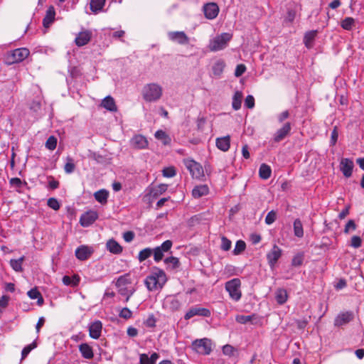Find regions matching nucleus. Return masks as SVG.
I'll return each instance as SVG.
<instances>
[{
  "mask_svg": "<svg viewBox=\"0 0 364 364\" xmlns=\"http://www.w3.org/2000/svg\"><path fill=\"white\" fill-rule=\"evenodd\" d=\"M167 281L165 272L159 268H154L145 279V285L149 291L162 289Z\"/></svg>",
  "mask_w": 364,
  "mask_h": 364,
  "instance_id": "obj_1",
  "label": "nucleus"
},
{
  "mask_svg": "<svg viewBox=\"0 0 364 364\" xmlns=\"http://www.w3.org/2000/svg\"><path fill=\"white\" fill-rule=\"evenodd\" d=\"M116 287L119 293L126 296V302L129 301L130 296L135 291V289L132 286V279L129 274L120 276L116 282Z\"/></svg>",
  "mask_w": 364,
  "mask_h": 364,
  "instance_id": "obj_2",
  "label": "nucleus"
},
{
  "mask_svg": "<svg viewBox=\"0 0 364 364\" xmlns=\"http://www.w3.org/2000/svg\"><path fill=\"white\" fill-rule=\"evenodd\" d=\"M163 90L161 86L156 83H149L143 89V97L146 102H155L162 96Z\"/></svg>",
  "mask_w": 364,
  "mask_h": 364,
  "instance_id": "obj_3",
  "label": "nucleus"
},
{
  "mask_svg": "<svg viewBox=\"0 0 364 364\" xmlns=\"http://www.w3.org/2000/svg\"><path fill=\"white\" fill-rule=\"evenodd\" d=\"M241 281L239 278L232 279L225 284V289L228 292L230 298L238 301L242 297Z\"/></svg>",
  "mask_w": 364,
  "mask_h": 364,
  "instance_id": "obj_4",
  "label": "nucleus"
},
{
  "mask_svg": "<svg viewBox=\"0 0 364 364\" xmlns=\"http://www.w3.org/2000/svg\"><path fill=\"white\" fill-rule=\"evenodd\" d=\"M232 37V36L228 33H223L215 36L209 43V50L215 52L225 48Z\"/></svg>",
  "mask_w": 364,
  "mask_h": 364,
  "instance_id": "obj_5",
  "label": "nucleus"
},
{
  "mask_svg": "<svg viewBox=\"0 0 364 364\" xmlns=\"http://www.w3.org/2000/svg\"><path fill=\"white\" fill-rule=\"evenodd\" d=\"M183 164L193 178L199 181L205 180L203 168L200 164L191 159H184Z\"/></svg>",
  "mask_w": 364,
  "mask_h": 364,
  "instance_id": "obj_6",
  "label": "nucleus"
},
{
  "mask_svg": "<svg viewBox=\"0 0 364 364\" xmlns=\"http://www.w3.org/2000/svg\"><path fill=\"white\" fill-rule=\"evenodd\" d=\"M30 54L26 48H19L8 52L6 55V61L9 65L18 63L25 60Z\"/></svg>",
  "mask_w": 364,
  "mask_h": 364,
  "instance_id": "obj_7",
  "label": "nucleus"
},
{
  "mask_svg": "<svg viewBox=\"0 0 364 364\" xmlns=\"http://www.w3.org/2000/svg\"><path fill=\"white\" fill-rule=\"evenodd\" d=\"M191 347L197 353L207 355L212 351V342L207 338L196 339L192 342Z\"/></svg>",
  "mask_w": 364,
  "mask_h": 364,
  "instance_id": "obj_8",
  "label": "nucleus"
},
{
  "mask_svg": "<svg viewBox=\"0 0 364 364\" xmlns=\"http://www.w3.org/2000/svg\"><path fill=\"white\" fill-rule=\"evenodd\" d=\"M173 245L171 240H167L164 241L160 246L153 249L154 259L156 262H159L164 257V253L170 250Z\"/></svg>",
  "mask_w": 364,
  "mask_h": 364,
  "instance_id": "obj_9",
  "label": "nucleus"
},
{
  "mask_svg": "<svg viewBox=\"0 0 364 364\" xmlns=\"http://www.w3.org/2000/svg\"><path fill=\"white\" fill-rule=\"evenodd\" d=\"M211 315V312L208 309L199 307V306H193L191 307L185 314L184 318L186 320H188L195 316H200L203 317H210Z\"/></svg>",
  "mask_w": 364,
  "mask_h": 364,
  "instance_id": "obj_10",
  "label": "nucleus"
},
{
  "mask_svg": "<svg viewBox=\"0 0 364 364\" xmlns=\"http://www.w3.org/2000/svg\"><path fill=\"white\" fill-rule=\"evenodd\" d=\"M353 318L354 315L352 311H348L341 312L334 319V326L337 327L345 326L350 323Z\"/></svg>",
  "mask_w": 364,
  "mask_h": 364,
  "instance_id": "obj_11",
  "label": "nucleus"
},
{
  "mask_svg": "<svg viewBox=\"0 0 364 364\" xmlns=\"http://www.w3.org/2000/svg\"><path fill=\"white\" fill-rule=\"evenodd\" d=\"M169 40L180 45L189 43V38L183 31H170L168 33Z\"/></svg>",
  "mask_w": 364,
  "mask_h": 364,
  "instance_id": "obj_12",
  "label": "nucleus"
},
{
  "mask_svg": "<svg viewBox=\"0 0 364 364\" xmlns=\"http://www.w3.org/2000/svg\"><path fill=\"white\" fill-rule=\"evenodd\" d=\"M282 250L276 245L273 246L272 250L267 254L268 264L271 268H274L278 259L281 257Z\"/></svg>",
  "mask_w": 364,
  "mask_h": 364,
  "instance_id": "obj_13",
  "label": "nucleus"
},
{
  "mask_svg": "<svg viewBox=\"0 0 364 364\" xmlns=\"http://www.w3.org/2000/svg\"><path fill=\"white\" fill-rule=\"evenodd\" d=\"M130 145L136 149H144L148 147L149 142L144 136L136 134L131 139Z\"/></svg>",
  "mask_w": 364,
  "mask_h": 364,
  "instance_id": "obj_14",
  "label": "nucleus"
},
{
  "mask_svg": "<svg viewBox=\"0 0 364 364\" xmlns=\"http://www.w3.org/2000/svg\"><path fill=\"white\" fill-rule=\"evenodd\" d=\"M97 218L98 214L96 211L90 210L80 216V223L82 227H88L93 224Z\"/></svg>",
  "mask_w": 364,
  "mask_h": 364,
  "instance_id": "obj_15",
  "label": "nucleus"
},
{
  "mask_svg": "<svg viewBox=\"0 0 364 364\" xmlns=\"http://www.w3.org/2000/svg\"><path fill=\"white\" fill-rule=\"evenodd\" d=\"M203 11L206 18L214 19L218 15L219 7L215 3H208L203 6Z\"/></svg>",
  "mask_w": 364,
  "mask_h": 364,
  "instance_id": "obj_16",
  "label": "nucleus"
},
{
  "mask_svg": "<svg viewBox=\"0 0 364 364\" xmlns=\"http://www.w3.org/2000/svg\"><path fill=\"white\" fill-rule=\"evenodd\" d=\"M93 252V250L91 247H89L86 245H81L77 247L75 250V256L76 257L81 261L86 260L90 257Z\"/></svg>",
  "mask_w": 364,
  "mask_h": 364,
  "instance_id": "obj_17",
  "label": "nucleus"
},
{
  "mask_svg": "<svg viewBox=\"0 0 364 364\" xmlns=\"http://www.w3.org/2000/svg\"><path fill=\"white\" fill-rule=\"evenodd\" d=\"M354 164L353 161L349 159H343L340 164V168L345 177L349 178L353 173Z\"/></svg>",
  "mask_w": 364,
  "mask_h": 364,
  "instance_id": "obj_18",
  "label": "nucleus"
},
{
  "mask_svg": "<svg viewBox=\"0 0 364 364\" xmlns=\"http://www.w3.org/2000/svg\"><path fill=\"white\" fill-rule=\"evenodd\" d=\"M291 126L289 122L285 123L283 127L278 129L274 136V140L276 142H279L283 140L290 132Z\"/></svg>",
  "mask_w": 364,
  "mask_h": 364,
  "instance_id": "obj_19",
  "label": "nucleus"
},
{
  "mask_svg": "<svg viewBox=\"0 0 364 364\" xmlns=\"http://www.w3.org/2000/svg\"><path fill=\"white\" fill-rule=\"evenodd\" d=\"M102 323L100 321H95L89 326V334L92 338L97 339L101 336Z\"/></svg>",
  "mask_w": 364,
  "mask_h": 364,
  "instance_id": "obj_20",
  "label": "nucleus"
},
{
  "mask_svg": "<svg viewBox=\"0 0 364 364\" xmlns=\"http://www.w3.org/2000/svg\"><path fill=\"white\" fill-rule=\"evenodd\" d=\"M92 37V33L89 31L80 32L75 38V42L79 47L87 44Z\"/></svg>",
  "mask_w": 364,
  "mask_h": 364,
  "instance_id": "obj_21",
  "label": "nucleus"
},
{
  "mask_svg": "<svg viewBox=\"0 0 364 364\" xmlns=\"http://www.w3.org/2000/svg\"><path fill=\"white\" fill-rule=\"evenodd\" d=\"M55 11L53 6L48 7L46 11L45 17L43 19V25L45 28H48L54 21Z\"/></svg>",
  "mask_w": 364,
  "mask_h": 364,
  "instance_id": "obj_22",
  "label": "nucleus"
},
{
  "mask_svg": "<svg viewBox=\"0 0 364 364\" xmlns=\"http://www.w3.org/2000/svg\"><path fill=\"white\" fill-rule=\"evenodd\" d=\"M209 193V188L207 185H198L192 190V196L194 198H199L207 196Z\"/></svg>",
  "mask_w": 364,
  "mask_h": 364,
  "instance_id": "obj_23",
  "label": "nucleus"
},
{
  "mask_svg": "<svg viewBox=\"0 0 364 364\" xmlns=\"http://www.w3.org/2000/svg\"><path fill=\"white\" fill-rule=\"evenodd\" d=\"M106 247L109 252L114 255H119L123 250L122 247L114 239H110L107 242Z\"/></svg>",
  "mask_w": 364,
  "mask_h": 364,
  "instance_id": "obj_24",
  "label": "nucleus"
},
{
  "mask_svg": "<svg viewBox=\"0 0 364 364\" xmlns=\"http://www.w3.org/2000/svg\"><path fill=\"white\" fill-rule=\"evenodd\" d=\"M216 146L223 151H227L230 146V137L225 136L216 139Z\"/></svg>",
  "mask_w": 364,
  "mask_h": 364,
  "instance_id": "obj_25",
  "label": "nucleus"
},
{
  "mask_svg": "<svg viewBox=\"0 0 364 364\" xmlns=\"http://www.w3.org/2000/svg\"><path fill=\"white\" fill-rule=\"evenodd\" d=\"M168 185L161 183L157 186L153 187L149 191V196L151 199H155L162 195L167 191Z\"/></svg>",
  "mask_w": 364,
  "mask_h": 364,
  "instance_id": "obj_26",
  "label": "nucleus"
},
{
  "mask_svg": "<svg viewBox=\"0 0 364 364\" xmlns=\"http://www.w3.org/2000/svg\"><path fill=\"white\" fill-rule=\"evenodd\" d=\"M164 306L170 311H173L179 309L181 307V303L178 299L173 296H168L165 299Z\"/></svg>",
  "mask_w": 364,
  "mask_h": 364,
  "instance_id": "obj_27",
  "label": "nucleus"
},
{
  "mask_svg": "<svg viewBox=\"0 0 364 364\" xmlns=\"http://www.w3.org/2000/svg\"><path fill=\"white\" fill-rule=\"evenodd\" d=\"M79 350L82 357L86 359H91L94 356L92 348L87 343L80 344L79 346Z\"/></svg>",
  "mask_w": 364,
  "mask_h": 364,
  "instance_id": "obj_28",
  "label": "nucleus"
},
{
  "mask_svg": "<svg viewBox=\"0 0 364 364\" xmlns=\"http://www.w3.org/2000/svg\"><path fill=\"white\" fill-rule=\"evenodd\" d=\"M101 105L110 112H116L117 106L114 100L111 96L106 97L102 102Z\"/></svg>",
  "mask_w": 364,
  "mask_h": 364,
  "instance_id": "obj_29",
  "label": "nucleus"
},
{
  "mask_svg": "<svg viewBox=\"0 0 364 364\" xmlns=\"http://www.w3.org/2000/svg\"><path fill=\"white\" fill-rule=\"evenodd\" d=\"M108 196L109 192L105 189H101L94 193L95 200L102 205H105L107 203Z\"/></svg>",
  "mask_w": 364,
  "mask_h": 364,
  "instance_id": "obj_30",
  "label": "nucleus"
},
{
  "mask_svg": "<svg viewBox=\"0 0 364 364\" xmlns=\"http://www.w3.org/2000/svg\"><path fill=\"white\" fill-rule=\"evenodd\" d=\"M62 280L65 285L75 287L79 284L80 278L77 274L73 275L72 277L65 275L63 277Z\"/></svg>",
  "mask_w": 364,
  "mask_h": 364,
  "instance_id": "obj_31",
  "label": "nucleus"
},
{
  "mask_svg": "<svg viewBox=\"0 0 364 364\" xmlns=\"http://www.w3.org/2000/svg\"><path fill=\"white\" fill-rule=\"evenodd\" d=\"M275 299L277 304L282 305L287 301L288 294L284 289H278L275 292Z\"/></svg>",
  "mask_w": 364,
  "mask_h": 364,
  "instance_id": "obj_32",
  "label": "nucleus"
},
{
  "mask_svg": "<svg viewBox=\"0 0 364 364\" xmlns=\"http://www.w3.org/2000/svg\"><path fill=\"white\" fill-rule=\"evenodd\" d=\"M225 67V63L223 60H217L214 65H213L212 70L213 73L216 77H220L223 73L224 68Z\"/></svg>",
  "mask_w": 364,
  "mask_h": 364,
  "instance_id": "obj_33",
  "label": "nucleus"
},
{
  "mask_svg": "<svg viewBox=\"0 0 364 364\" xmlns=\"http://www.w3.org/2000/svg\"><path fill=\"white\" fill-rule=\"evenodd\" d=\"M25 260V257L22 256L20 258L15 259H12L10 260L9 264L11 268L17 272H23V267L22 264L23 261Z\"/></svg>",
  "mask_w": 364,
  "mask_h": 364,
  "instance_id": "obj_34",
  "label": "nucleus"
},
{
  "mask_svg": "<svg viewBox=\"0 0 364 364\" xmlns=\"http://www.w3.org/2000/svg\"><path fill=\"white\" fill-rule=\"evenodd\" d=\"M105 4V0H91L90 3V9L95 13L101 11Z\"/></svg>",
  "mask_w": 364,
  "mask_h": 364,
  "instance_id": "obj_35",
  "label": "nucleus"
},
{
  "mask_svg": "<svg viewBox=\"0 0 364 364\" xmlns=\"http://www.w3.org/2000/svg\"><path fill=\"white\" fill-rule=\"evenodd\" d=\"M272 170L269 166L262 164L259 170V177L262 179H268L271 176Z\"/></svg>",
  "mask_w": 364,
  "mask_h": 364,
  "instance_id": "obj_36",
  "label": "nucleus"
},
{
  "mask_svg": "<svg viewBox=\"0 0 364 364\" xmlns=\"http://www.w3.org/2000/svg\"><path fill=\"white\" fill-rule=\"evenodd\" d=\"M355 25V20L352 17H346L341 21V26L346 31H351Z\"/></svg>",
  "mask_w": 364,
  "mask_h": 364,
  "instance_id": "obj_37",
  "label": "nucleus"
},
{
  "mask_svg": "<svg viewBox=\"0 0 364 364\" xmlns=\"http://www.w3.org/2000/svg\"><path fill=\"white\" fill-rule=\"evenodd\" d=\"M242 99V93L240 91H236L232 97V106L235 110H238L241 107Z\"/></svg>",
  "mask_w": 364,
  "mask_h": 364,
  "instance_id": "obj_38",
  "label": "nucleus"
},
{
  "mask_svg": "<svg viewBox=\"0 0 364 364\" xmlns=\"http://www.w3.org/2000/svg\"><path fill=\"white\" fill-rule=\"evenodd\" d=\"M27 294L31 299H37V303L39 306H41L43 304V298L40 291L36 288L29 290Z\"/></svg>",
  "mask_w": 364,
  "mask_h": 364,
  "instance_id": "obj_39",
  "label": "nucleus"
},
{
  "mask_svg": "<svg viewBox=\"0 0 364 364\" xmlns=\"http://www.w3.org/2000/svg\"><path fill=\"white\" fill-rule=\"evenodd\" d=\"M154 136L158 140L162 141L164 145L169 144L171 142V138L163 130H158L155 132Z\"/></svg>",
  "mask_w": 364,
  "mask_h": 364,
  "instance_id": "obj_40",
  "label": "nucleus"
},
{
  "mask_svg": "<svg viewBox=\"0 0 364 364\" xmlns=\"http://www.w3.org/2000/svg\"><path fill=\"white\" fill-rule=\"evenodd\" d=\"M316 31H311L307 32L304 38V43L305 46L310 48L312 47L313 41L316 37Z\"/></svg>",
  "mask_w": 364,
  "mask_h": 364,
  "instance_id": "obj_41",
  "label": "nucleus"
},
{
  "mask_svg": "<svg viewBox=\"0 0 364 364\" xmlns=\"http://www.w3.org/2000/svg\"><path fill=\"white\" fill-rule=\"evenodd\" d=\"M294 232L295 236L302 237L304 236V230L301 221L296 219L294 222Z\"/></svg>",
  "mask_w": 364,
  "mask_h": 364,
  "instance_id": "obj_42",
  "label": "nucleus"
},
{
  "mask_svg": "<svg viewBox=\"0 0 364 364\" xmlns=\"http://www.w3.org/2000/svg\"><path fill=\"white\" fill-rule=\"evenodd\" d=\"M75 168V165L73 158L68 156L66 158V163L64 166V170L66 173H72Z\"/></svg>",
  "mask_w": 364,
  "mask_h": 364,
  "instance_id": "obj_43",
  "label": "nucleus"
},
{
  "mask_svg": "<svg viewBox=\"0 0 364 364\" xmlns=\"http://www.w3.org/2000/svg\"><path fill=\"white\" fill-rule=\"evenodd\" d=\"M153 253L152 249L150 247H146L141 250L138 255V259L140 262L146 260L149 258Z\"/></svg>",
  "mask_w": 364,
  "mask_h": 364,
  "instance_id": "obj_44",
  "label": "nucleus"
},
{
  "mask_svg": "<svg viewBox=\"0 0 364 364\" xmlns=\"http://www.w3.org/2000/svg\"><path fill=\"white\" fill-rule=\"evenodd\" d=\"M246 248V244L243 240H237L235 247L232 251L233 255H238L241 254Z\"/></svg>",
  "mask_w": 364,
  "mask_h": 364,
  "instance_id": "obj_45",
  "label": "nucleus"
},
{
  "mask_svg": "<svg viewBox=\"0 0 364 364\" xmlns=\"http://www.w3.org/2000/svg\"><path fill=\"white\" fill-rule=\"evenodd\" d=\"M254 317H255V315H248V316L237 315L235 317V320L239 323L245 324L248 322L252 321Z\"/></svg>",
  "mask_w": 364,
  "mask_h": 364,
  "instance_id": "obj_46",
  "label": "nucleus"
},
{
  "mask_svg": "<svg viewBox=\"0 0 364 364\" xmlns=\"http://www.w3.org/2000/svg\"><path fill=\"white\" fill-rule=\"evenodd\" d=\"M164 262L166 264L171 266L172 269L178 268L180 264L178 259L175 257H169L166 258L164 259Z\"/></svg>",
  "mask_w": 364,
  "mask_h": 364,
  "instance_id": "obj_47",
  "label": "nucleus"
},
{
  "mask_svg": "<svg viewBox=\"0 0 364 364\" xmlns=\"http://www.w3.org/2000/svg\"><path fill=\"white\" fill-rule=\"evenodd\" d=\"M36 346L37 345L35 341L25 346L21 351V359H24Z\"/></svg>",
  "mask_w": 364,
  "mask_h": 364,
  "instance_id": "obj_48",
  "label": "nucleus"
},
{
  "mask_svg": "<svg viewBox=\"0 0 364 364\" xmlns=\"http://www.w3.org/2000/svg\"><path fill=\"white\" fill-rule=\"evenodd\" d=\"M56 146H57V139L53 136H49L46 142V147L48 149L53 151L56 148Z\"/></svg>",
  "mask_w": 364,
  "mask_h": 364,
  "instance_id": "obj_49",
  "label": "nucleus"
},
{
  "mask_svg": "<svg viewBox=\"0 0 364 364\" xmlns=\"http://www.w3.org/2000/svg\"><path fill=\"white\" fill-rule=\"evenodd\" d=\"M162 174L166 178L173 177L176 174V169L173 166L166 167L162 170Z\"/></svg>",
  "mask_w": 364,
  "mask_h": 364,
  "instance_id": "obj_50",
  "label": "nucleus"
},
{
  "mask_svg": "<svg viewBox=\"0 0 364 364\" xmlns=\"http://www.w3.org/2000/svg\"><path fill=\"white\" fill-rule=\"evenodd\" d=\"M232 245L231 241L226 237H222L220 248L224 251H228L230 250Z\"/></svg>",
  "mask_w": 364,
  "mask_h": 364,
  "instance_id": "obj_51",
  "label": "nucleus"
},
{
  "mask_svg": "<svg viewBox=\"0 0 364 364\" xmlns=\"http://www.w3.org/2000/svg\"><path fill=\"white\" fill-rule=\"evenodd\" d=\"M119 316L124 319H129L132 316V312L129 309L124 307L119 311Z\"/></svg>",
  "mask_w": 364,
  "mask_h": 364,
  "instance_id": "obj_52",
  "label": "nucleus"
},
{
  "mask_svg": "<svg viewBox=\"0 0 364 364\" xmlns=\"http://www.w3.org/2000/svg\"><path fill=\"white\" fill-rule=\"evenodd\" d=\"M304 260V256L302 254H297L295 255L292 260H291V264L294 267H299L301 266L303 263Z\"/></svg>",
  "mask_w": 364,
  "mask_h": 364,
  "instance_id": "obj_53",
  "label": "nucleus"
},
{
  "mask_svg": "<svg viewBox=\"0 0 364 364\" xmlns=\"http://www.w3.org/2000/svg\"><path fill=\"white\" fill-rule=\"evenodd\" d=\"M47 204L50 208L55 210H59L60 207L59 202L55 198H50L48 200Z\"/></svg>",
  "mask_w": 364,
  "mask_h": 364,
  "instance_id": "obj_54",
  "label": "nucleus"
},
{
  "mask_svg": "<svg viewBox=\"0 0 364 364\" xmlns=\"http://www.w3.org/2000/svg\"><path fill=\"white\" fill-rule=\"evenodd\" d=\"M277 218V213L274 210L269 212L265 218V223L267 225L272 224Z\"/></svg>",
  "mask_w": 364,
  "mask_h": 364,
  "instance_id": "obj_55",
  "label": "nucleus"
},
{
  "mask_svg": "<svg viewBox=\"0 0 364 364\" xmlns=\"http://www.w3.org/2000/svg\"><path fill=\"white\" fill-rule=\"evenodd\" d=\"M245 106L249 109L255 107V98L252 95H247L245 100Z\"/></svg>",
  "mask_w": 364,
  "mask_h": 364,
  "instance_id": "obj_56",
  "label": "nucleus"
},
{
  "mask_svg": "<svg viewBox=\"0 0 364 364\" xmlns=\"http://www.w3.org/2000/svg\"><path fill=\"white\" fill-rule=\"evenodd\" d=\"M246 71V66L244 64H239L237 65L235 70V75L240 77Z\"/></svg>",
  "mask_w": 364,
  "mask_h": 364,
  "instance_id": "obj_57",
  "label": "nucleus"
},
{
  "mask_svg": "<svg viewBox=\"0 0 364 364\" xmlns=\"http://www.w3.org/2000/svg\"><path fill=\"white\" fill-rule=\"evenodd\" d=\"M356 228V225L355 222L353 220H348V222L346 223L344 232L348 233L350 230H355Z\"/></svg>",
  "mask_w": 364,
  "mask_h": 364,
  "instance_id": "obj_58",
  "label": "nucleus"
},
{
  "mask_svg": "<svg viewBox=\"0 0 364 364\" xmlns=\"http://www.w3.org/2000/svg\"><path fill=\"white\" fill-rule=\"evenodd\" d=\"M296 17V11L293 9H289L285 17V21L291 23Z\"/></svg>",
  "mask_w": 364,
  "mask_h": 364,
  "instance_id": "obj_59",
  "label": "nucleus"
},
{
  "mask_svg": "<svg viewBox=\"0 0 364 364\" xmlns=\"http://www.w3.org/2000/svg\"><path fill=\"white\" fill-rule=\"evenodd\" d=\"M362 240L358 236H353L351 238V246L355 248H358L361 246Z\"/></svg>",
  "mask_w": 364,
  "mask_h": 364,
  "instance_id": "obj_60",
  "label": "nucleus"
},
{
  "mask_svg": "<svg viewBox=\"0 0 364 364\" xmlns=\"http://www.w3.org/2000/svg\"><path fill=\"white\" fill-rule=\"evenodd\" d=\"M233 352L234 348L230 345L227 344L223 347V353L226 355L230 356L233 354Z\"/></svg>",
  "mask_w": 364,
  "mask_h": 364,
  "instance_id": "obj_61",
  "label": "nucleus"
},
{
  "mask_svg": "<svg viewBox=\"0 0 364 364\" xmlns=\"http://www.w3.org/2000/svg\"><path fill=\"white\" fill-rule=\"evenodd\" d=\"M123 238L127 242H130L134 238V233L132 231L125 232L123 234Z\"/></svg>",
  "mask_w": 364,
  "mask_h": 364,
  "instance_id": "obj_62",
  "label": "nucleus"
},
{
  "mask_svg": "<svg viewBox=\"0 0 364 364\" xmlns=\"http://www.w3.org/2000/svg\"><path fill=\"white\" fill-rule=\"evenodd\" d=\"M9 183L12 186L17 188H21L23 185V183L19 178H12L10 179Z\"/></svg>",
  "mask_w": 364,
  "mask_h": 364,
  "instance_id": "obj_63",
  "label": "nucleus"
},
{
  "mask_svg": "<svg viewBox=\"0 0 364 364\" xmlns=\"http://www.w3.org/2000/svg\"><path fill=\"white\" fill-rule=\"evenodd\" d=\"M140 364H151L149 357L145 354H141L139 357Z\"/></svg>",
  "mask_w": 364,
  "mask_h": 364,
  "instance_id": "obj_64",
  "label": "nucleus"
}]
</instances>
